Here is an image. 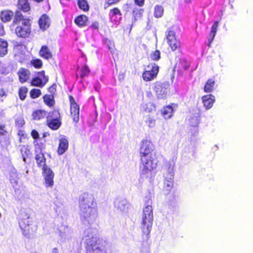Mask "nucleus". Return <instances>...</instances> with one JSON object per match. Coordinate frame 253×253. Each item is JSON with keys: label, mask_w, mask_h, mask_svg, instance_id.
Instances as JSON below:
<instances>
[{"label": "nucleus", "mask_w": 253, "mask_h": 253, "mask_svg": "<svg viewBox=\"0 0 253 253\" xmlns=\"http://www.w3.org/2000/svg\"><path fill=\"white\" fill-rule=\"evenodd\" d=\"M18 174L15 171H11L10 172L9 180L11 183L17 184Z\"/></svg>", "instance_id": "obj_39"}, {"label": "nucleus", "mask_w": 253, "mask_h": 253, "mask_svg": "<svg viewBox=\"0 0 253 253\" xmlns=\"http://www.w3.org/2000/svg\"><path fill=\"white\" fill-rule=\"evenodd\" d=\"M70 106V115L73 121L77 123L79 120L80 107L75 100L74 98L72 95L69 96Z\"/></svg>", "instance_id": "obj_9"}, {"label": "nucleus", "mask_w": 253, "mask_h": 253, "mask_svg": "<svg viewBox=\"0 0 253 253\" xmlns=\"http://www.w3.org/2000/svg\"><path fill=\"white\" fill-rule=\"evenodd\" d=\"M173 178L174 177H172V178L170 177H165L164 188V190L166 191L168 194L173 187Z\"/></svg>", "instance_id": "obj_28"}, {"label": "nucleus", "mask_w": 253, "mask_h": 253, "mask_svg": "<svg viewBox=\"0 0 253 253\" xmlns=\"http://www.w3.org/2000/svg\"><path fill=\"white\" fill-rule=\"evenodd\" d=\"M17 6L20 10L24 12H29L31 10L29 0H18Z\"/></svg>", "instance_id": "obj_22"}, {"label": "nucleus", "mask_w": 253, "mask_h": 253, "mask_svg": "<svg viewBox=\"0 0 253 253\" xmlns=\"http://www.w3.org/2000/svg\"><path fill=\"white\" fill-rule=\"evenodd\" d=\"M12 16V12L8 10L1 11L0 15L1 20L3 22H7L10 21Z\"/></svg>", "instance_id": "obj_30"}, {"label": "nucleus", "mask_w": 253, "mask_h": 253, "mask_svg": "<svg viewBox=\"0 0 253 253\" xmlns=\"http://www.w3.org/2000/svg\"><path fill=\"white\" fill-rule=\"evenodd\" d=\"M31 135L33 138L34 139H38L39 137V134L38 132L35 129L32 130Z\"/></svg>", "instance_id": "obj_51"}, {"label": "nucleus", "mask_w": 253, "mask_h": 253, "mask_svg": "<svg viewBox=\"0 0 253 253\" xmlns=\"http://www.w3.org/2000/svg\"><path fill=\"white\" fill-rule=\"evenodd\" d=\"M28 91V88L26 86H22L19 88L18 95L21 100H24L25 99Z\"/></svg>", "instance_id": "obj_35"}, {"label": "nucleus", "mask_w": 253, "mask_h": 253, "mask_svg": "<svg viewBox=\"0 0 253 253\" xmlns=\"http://www.w3.org/2000/svg\"><path fill=\"white\" fill-rule=\"evenodd\" d=\"M69 141L65 136H63L59 140V144L57 150L59 155L63 154L68 149Z\"/></svg>", "instance_id": "obj_13"}, {"label": "nucleus", "mask_w": 253, "mask_h": 253, "mask_svg": "<svg viewBox=\"0 0 253 253\" xmlns=\"http://www.w3.org/2000/svg\"><path fill=\"white\" fill-rule=\"evenodd\" d=\"M90 72V70L88 67L85 65H84L80 70V77L83 78L84 77L88 76Z\"/></svg>", "instance_id": "obj_40"}, {"label": "nucleus", "mask_w": 253, "mask_h": 253, "mask_svg": "<svg viewBox=\"0 0 253 253\" xmlns=\"http://www.w3.org/2000/svg\"><path fill=\"white\" fill-rule=\"evenodd\" d=\"M19 226L25 236H29L36 231V229L33 230L32 225L30 224L29 220L26 219H21L20 220Z\"/></svg>", "instance_id": "obj_11"}, {"label": "nucleus", "mask_w": 253, "mask_h": 253, "mask_svg": "<svg viewBox=\"0 0 253 253\" xmlns=\"http://www.w3.org/2000/svg\"><path fill=\"white\" fill-rule=\"evenodd\" d=\"M218 24L219 22L217 21H215L214 22L212 26H211V32L210 33L208 37L209 46H210L211 44V43L216 35Z\"/></svg>", "instance_id": "obj_20"}, {"label": "nucleus", "mask_w": 253, "mask_h": 253, "mask_svg": "<svg viewBox=\"0 0 253 253\" xmlns=\"http://www.w3.org/2000/svg\"><path fill=\"white\" fill-rule=\"evenodd\" d=\"M17 74L18 77L19 82L22 83L27 82L30 79L31 72L29 70L25 68H20L18 71Z\"/></svg>", "instance_id": "obj_14"}, {"label": "nucleus", "mask_w": 253, "mask_h": 253, "mask_svg": "<svg viewBox=\"0 0 253 253\" xmlns=\"http://www.w3.org/2000/svg\"><path fill=\"white\" fill-rule=\"evenodd\" d=\"M152 201L150 198L145 201V207L143 209V216L141 228L142 234L139 242L142 246L149 245L148 240L150 238V233L151 230L153 214L152 209Z\"/></svg>", "instance_id": "obj_3"}, {"label": "nucleus", "mask_w": 253, "mask_h": 253, "mask_svg": "<svg viewBox=\"0 0 253 253\" xmlns=\"http://www.w3.org/2000/svg\"><path fill=\"white\" fill-rule=\"evenodd\" d=\"M109 15L111 19H113L117 15L121 16L122 13L119 8L114 7L110 10Z\"/></svg>", "instance_id": "obj_37"}, {"label": "nucleus", "mask_w": 253, "mask_h": 253, "mask_svg": "<svg viewBox=\"0 0 253 253\" xmlns=\"http://www.w3.org/2000/svg\"><path fill=\"white\" fill-rule=\"evenodd\" d=\"M134 3L139 6L142 7L144 5L145 0H133Z\"/></svg>", "instance_id": "obj_50"}, {"label": "nucleus", "mask_w": 253, "mask_h": 253, "mask_svg": "<svg viewBox=\"0 0 253 253\" xmlns=\"http://www.w3.org/2000/svg\"><path fill=\"white\" fill-rule=\"evenodd\" d=\"M41 91L39 89L33 88L30 91V96L33 99L39 97L41 95Z\"/></svg>", "instance_id": "obj_41"}, {"label": "nucleus", "mask_w": 253, "mask_h": 253, "mask_svg": "<svg viewBox=\"0 0 253 253\" xmlns=\"http://www.w3.org/2000/svg\"><path fill=\"white\" fill-rule=\"evenodd\" d=\"M108 49L111 51V52H114L115 46L114 43H110V45H108Z\"/></svg>", "instance_id": "obj_53"}, {"label": "nucleus", "mask_w": 253, "mask_h": 253, "mask_svg": "<svg viewBox=\"0 0 253 253\" xmlns=\"http://www.w3.org/2000/svg\"><path fill=\"white\" fill-rule=\"evenodd\" d=\"M102 239L92 237L87 241L86 253H106Z\"/></svg>", "instance_id": "obj_4"}, {"label": "nucleus", "mask_w": 253, "mask_h": 253, "mask_svg": "<svg viewBox=\"0 0 253 253\" xmlns=\"http://www.w3.org/2000/svg\"><path fill=\"white\" fill-rule=\"evenodd\" d=\"M191 0H185V1H186V2H189L191 1Z\"/></svg>", "instance_id": "obj_57"}, {"label": "nucleus", "mask_w": 253, "mask_h": 253, "mask_svg": "<svg viewBox=\"0 0 253 253\" xmlns=\"http://www.w3.org/2000/svg\"><path fill=\"white\" fill-rule=\"evenodd\" d=\"M143 11V10L139 9L137 10L136 11L133 10V14L135 19H137L138 17H141L142 16V12Z\"/></svg>", "instance_id": "obj_48"}, {"label": "nucleus", "mask_w": 253, "mask_h": 253, "mask_svg": "<svg viewBox=\"0 0 253 253\" xmlns=\"http://www.w3.org/2000/svg\"><path fill=\"white\" fill-rule=\"evenodd\" d=\"M88 17L85 15H80L77 16L74 20L75 23L79 27H84L87 25Z\"/></svg>", "instance_id": "obj_21"}, {"label": "nucleus", "mask_w": 253, "mask_h": 253, "mask_svg": "<svg viewBox=\"0 0 253 253\" xmlns=\"http://www.w3.org/2000/svg\"><path fill=\"white\" fill-rule=\"evenodd\" d=\"M61 116L59 110L54 109L48 112L46 119V125L51 129L55 130L61 126Z\"/></svg>", "instance_id": "obj_5"}, {"label": "nucleus", "mask_w": 253, "mask_h": 253, "mask_svg": "<svg viewBox=\"0 0 253 253\" xmlns=\"http://www.w3.org/2000/svg\"><path fill=\"white\" fill-rule=\"evenodd\" d=\"M145 117V123L149 127H154L156 124V120L155 117L150 114L147 115Z\"/></svg>", "instance_id": "obj_34"}, {"label": "nucleus", "mask_w": 253, "mask_h": 253, "mask_svg": "<svg viewBox=\"0 0 253 253\" xmlns=\"http://www.w3.org/2000/svg\"><path fill=\"white\" fill-rule=\"evenodd\" d=\"M79 204L82 211L81 217L82 222L88 224L93 223L98 216L97 209L92 207L96 205L93 195L84 193L79 197Z\"/></svg>", "instance_id": "obj_2"}, {"label": "nucleus", "mask_w": 253, "mask_h": 253, "mask_svg": "<svg viewBox=\"0 0 253 253\" xmlns=\"http://www.w3.org/2000/svg\"><path fill=\"white\" fill-rule=\"evenodd\" d=\"M18 134V135L22 136V137H24L26 135L24 131L21 130H19Z\"/></svg>", "instance_id": "obj_54"}, {"label": "nucleus", "mask_w": 253, "mask_h": 253, "mask_svg": "<svg viewBox=\"0 0 253 253\" xmlns=\"http://www.w3.org/2000/svg\"><path fill=\"white\" fill-rule=\"evenodd\" d=\"M175 165V163L173 160H170L166 162L164 166L165 170L164 177H170L172 178V177H174Z\"/></svg>", "instance_id": "obj_12"}, {"label": "nucleus", "mask_w": 253, "mask_h": 253, "mask_svg": "<svg viewBox=\"0 0 253 253\" xmlns=\"http://www.w3.org/2000/svg\"><path fill=\"white\" fill-rule=\"evenodd\" d=\"M47 83L46 82V80H42L39 77L37 76L34 77L33 78L31 81V85L34 86H38L40 87H43Z\"/></svg>", "instance_id": "obj_27"}, {"label": "nucleus", "mask_w": 253, "mask_h": 253, "mask_svg": "<svg viewBox=\"0 0 253 253\" xmlns=\"http://www.w3.org/2000/svg\"><path fill=\"white\" fill-rule=\"evenodd\" d=\"M31 64L36 69H41L42 67L43 63L41 59L36 58L31 61Z\"/></svg>", "instance_id": "obj_38"}, {"label": "nucleus", "mask_w": 253, "mask_h": 253, "mask_svg": "<svg viewBox=\"0 0 253 253\" xmlns=\"http://www.w3.org/2000/svg\"><path fill=\"white\" fill-rule=\"evenodd\" d=\"M5 34V32L4 31L3 28L2 27L1 28V32H0V36H3Z\"/></svg>", "instance_id": "obj_55"}, {"label": "nucleus", "mask_w": 253, "mask_h": 253, "mask_svg": "<svg viewBox=\"0 0 253 253\" xmlns=\"http://www.w3.org/2000/svg\"><path fill=\"white\" fill-rule=\"evenodd\" d=\"M161 112L162 115L165 119H169L172 117L173 109L171 105H169L164 107Z\"/></svg>", "instance_id": "obj_23"}, {"label": "nucleus", "mask_w": 253, "mask_h": 253, "mask_svg": "<svg viewBox=\"0 0 253 253\" xmlns=\"http://www.w3.org/2000/svg\"><path fill=\"white\" fill-rule=\"evenodd\" d=\"M166 37L167 43L172 51L180 49V42L176 39L175 32L172 28L168 29Z\"/></svg>", "instance_id": "obj_7"}, {"label": "nucleus", "mask_w": 253, "mask_h": 253, "mask_svg": "<svg viewBox=\"0 0 253 253\" xmlns=\"http://www.w3.org/2000/svg\"><path fill=\"white\" fill-rule=\"evenodd\" d=\"M54 250H57V249L56 248H54Z\"/></svg>", "instance_id": "obj_58"}, {"label": "nucleus", "mask_w": 253, "mask_h": 253, "mask_svg": "<svg viewBox=\"0 0 253 253\" xmlns=\"http://www.w3.org/2000/svg\"><path fill=\"white\" fill-rule=\"evenodd\" d=\"M164 8L160 5H156L154 8V16L158 18L161 17L164 14Z\"/></svg>", "instance_id": "obj_32"}, {"label": "nucleus", "mask_w": 253, "mask_h": 253, "mask_svg": "<svg viewBox=\"0 0 253 253\" xmlns=\"http://www.w3.org/2000/svg\"><path fill=\"white\" fill-rule=\"evenodd\" d=\"M20 121H21V124L22 125H23L25 124V122H24V121L23 119L21 120Z\"/></svg>", "instance_id": "obj_56"}, {"label": "nucleus", "mask_w": 253, "mask_h": 253, "mask_svg": "<svg viewBox=\"0 0 253 253\" xmlns=\"http://www.w3.org/2000/svg\"><path fill=\"white\" fill-rule=\"evenodd\" d=\"M26 19V18H24L23 15L20 11H16L15 13L12 23L13 25H18L19 24L20 21L24 22Z\"/></svg>", "instance_id": "obj_31"}, {"label": "nucleus", "mask_w": 253, "mask_h": 253, "mask_svg": "<svg viewBox=\"0 0 253 253\" xmlns=\"http://www.w3.org/2000/svg\"><path fill=\"white\" fill-rule=\"evenodd\" d=\"M31 24L29 18L26 19L22 25L18 26L15 28V34L18 37L26 38L29 36L31 33Z\"/></svg>", "instance_id": "obj_6"}, {"label": "nucleus", "mask_w": 253, "mask_h": 253, "mask_svg": "<svg viewBox=\"0 0 253 253\" xmlns=\"http://www.w3.org/2000/svg\"><path fill=\"white\" fill-rule=\"evenodd\" d=\"M202 99L204 106L207 110L209 109L212 107L215 101L214 96L211 94L204 95Z\"/></svg>", "instance_id": "obj_17"}, {"label": "nucleus", "mask_w": 253, "mask_h": 253, "mask_svg": "<svg viewBox=\"0 0 253 253\" xmlns=\"http://www.w3.org/2000/svg\"><path fill=\"white\" fill-rule=\"evenodd\" d=\"M200 122L199 117H193L190 119V123L192 126H197Z\"/></svg>", "instance_id": "obj_46"}, {"label": "nucleus", "mask_w": 253, "mask_h": 253, "mask_svg": "<svg viewBox=\"0 0 253 253\" xmlns=\"http://www.w3.org/2000/svg\"><path fill=\"white\" fill-rule=\"evenodd\" d=\"M42 170L45 186L46 187H52L54 184L53 178L54 174L53 171L49 168H44Z\"/></svg>", "instance_id": "obj_10"}, {"label": "nucleus", "mask_w": 253, "mask_h": 253, "mask_svg": "<svg viewBox=\"0 0 253 253\" xmlns=\"http://www.w3.org/2000/svg\"><path fill=\"white\" fill-rule=\"evenodd\" d=\"M37 76L39 77L43 81L44 79L46 80V83L48 82V77L45 75V71L44 70L37 72Z\"/></svg>", "instance_id": "obj_44"}, {"label": "nucleus", "mask_w": 253, "mask_h": 253, "mask_svg": "<svg viewBox=\"0 0 253 253\" xmlns=\"http://www.w3.org/2000/svg\"><path fill=\"white\" fill-rule=\"evenodd\" d=\"M48 113L43 110L38 109L33 112L32 116L34 121H40L46 118Z\"/></svg>", "instance_id": "obj_19"}, {"label": "nucleus", "mask_w": 253, "mask_h": 253, "mask_svg": "<svg viewBox=\"0 0 253 253\" xmlns=\"http://www.w3.org/2000/svg\"><path fill=\"white\" fill-rule=\"evenodd\" d=\"M190 66V63L185 59H182L176 63L174 66V68H177L180 71L187 70Z\"/></svg>", "instance_id": "obj_25"}, {"label": "nucleus", "mask_w": 253, "mask_h": 253, "mask_svg": "<svg viewBox=\"0 0 253 253\" xmlns=\"http://www.w3.org/2000/svg\"><path fill=\"white\" fill-rule=\"evenodd\" d=\"M5 126L4 125L0 124V136L4 135L6 134L7 131L5 129Z\"/></svg>", "instance_id": "obj_49"}, {"label": "nucleus", "mask_w": 253, "mask_h": 253, "mask_svg": "<svg viewBox=\"0 0 253 253\" xmlns=\"http://www.w3.org/2000/svg\"><path fill=\"white\" fill-rule=\"evenodd\" d=\"M120 0H105L104 2V7L106 8L111 5H114L118 3Z\"/></svg>", "instance_id": "obj_45"}, {"label": "nucleus", "mask_w": 253, "mask_h": 253, "mask_svg": "<svg viewBox=\"0 0 253 253\" xmlns=\"http://www.w3.org/2000/svg\"><path fill=\"white\" fill-rule=\"evenodd\" d=\"M147 68L149 69L145 70L142 73L143 80L149 82L156 78L159 71V66L154 63L147 65Z\"/></svg>", "instance_id": "obj_8"}, {"label": "nucleus", "mask_w": 253, "mask_h": 253, "mask_svg": "<svg viewBox=\"0 0 253 253\" xmlns=\"http://www.w3.org/2000/svg\"><path fill=\"white\" fill-rule=\"evenodd\" d=\"M8 44L6 41L0 38V57H3L7 53Z\"/></svg>", "instance_id": "obj_26"}, {"label": "nucleus", "mask_w": 253, "mask_h": 253, "mask_svg": "<svg viewBox=\"0 0 253 253\" xmlns=\"http://www.w3.org/2000/svg\"><path fill=\"white\" fill-rule=\"evenodd\" d=\"M139 153L140 164L142 166V174H146L156 169L158 155L155 146L150 140L144 139L141 141Z\"/></svg>", "instance_id": "obj_1"}, {"label": "nucleus", "mask_w": 253, "mask_h": 253, "mask_svg": "<svg viewBox=\"0 0 253 253\" xmlns=\"http://www.w3.org/2000/svg\"><path fill=\"white\" fill-rule=\"evenodd\" d=\"M39 55L45 59H49L52 58L53 55L49 48L46 45H42L39 52Z\"/></svg>", "instance_id": "obj_18"}, {"label": "nucleus", "mask_w": 253, "mask_h": 253, "mask_svg": "<svg viewBox=\"0 0 253 253\" xmlns=\"http://www.w3.org/2000/svg\"><path fill=\"white\" fill-rule=\"evenodd\" d=\"M91 27L94 30H98L99 23L98 22H94L91 25Z\"/></svg>", "instance_id": "obj_52"}, {"label": "nucleus", "mask_w": 253, "mask_h": 253, "mask_svg": "<svg viewBox=\"0 0 253 253\" xmlns=\"http://www.w3.org/2000/svg\"><path fill=\"white\" fill-rule=\"evenodd\" d=\"M35 159L38 167L41 168L42 170L44 169V168H48L46 164V158L42 152H40L37 153L35 156Z\"/></svg>", "instance_id": "obj_15"}, {"label": "nucleus", "mask_w": 253, "mask_h": 253, "mask_svg": "<svg viewBox=\"0 0 253 253\" xmlns=\"http://www.w3.org/2000/svg\"><path fill=\"white\" fill-rule=\"evenodd\" d=\"M21 153L22 155L23 161H26V158L28 157L30 153V149L28 146L23 145L20 149Z\"/></svg>", "instance_id": "obj_36"}, {"label": "nucleus", "mask_w": 253, "mask_h": 253, "mask_svg": "<svg viewBox=\"0 0 253 253\" xmlns=\"http://www.w3.org/2000/svg\"><path fill=\"white\" fill-rule=\"evenodd\" d=\"M38 23L41 29L44 31L50 26V19L49 16L46 14H42L39 19Z\"/></svg>", "instance_id": "obj_16"}, {"label": "nucleus", "mask_w": 253, "mask_h": 253, "mask_svg": "<svg viewBox=\"0 0 253 253\" xmlns=\"http://www.w3.org/2000/svg\"><path fill=\"white\" fill-rule=\"evenodd\" d=\"M215 80L214 79H209L206 82L204 87V90L206 93H211L214 90L215 85Z\"/></svg>", "instance_id": "obj_24"}, {"label": "nucleus", "mask_w": 253, "mask_h": 253, "mask_svg": "<svg viewBox=\"0 0 253 253\" xmlns=\"http://www.w3.org/2000/svg\"><path fill=\"white\" fill-rule=\"evenodd\" d=\"M151 59L153 61H158L160 59L161 53L159 50H156L150 54Z\"/></svg>", "instance_id": "obj_42"}, {"label": "nucleus", "mask_w": 253, "mask_h": 253, "mask_svg": "<svg viewBox=\"0 0 253 253\" xmlns=\"http://www.w3.org/2000/svg\"><path fill=\"white\" fill-rule=\"evenodd\" d=\"M7 90L5 88H0V102H3L7 96Z\"/></svg>", "instance_id": "obj_43"}, {"label": "nucleus", "mask_w": 253, "mask_h": 253, "mask_svg": "<svg viewBox=\"0 0 253 253\" xmlns=\"http://www.w3.org/2000/svg\"><path fill=\"white\" fill-rule=\"evenodd\" d=\"M48 91L50 93L49 95H53L54 96L56 91V84H53L50 87H49L48 88Z\"/></svg>", "instance_id": "obj_47"}, {"label": "nucleus", "mask_w": 253, "mask_h": 253, "mask_svg": "<svg viewBox=\"0 0 253 253\" xmlns=\"http://www.w3.org/2000/svg\"><path fill=\"white\" fill-rule=\"evenodd\" d=\"M77 3L79 7L84 11L89 10V6L86 0H78Z\"/></svg>", "instance_id": "obj_33"}, {"label": "nucleus", "mask_w": 253, "mask_h": 253, "mask_svg": "<svg viewBox=\"0 0 253 253\" xmlns=\"http://www.w3.org/2000/svg\"><path fill=\"white\" fill-rule=\"evenodd\" d=\"M54 96L53 95L45 94L43 96V102L49 107H52L55 104Z\"/></svg>", "instance_id": "obj_29"}]
</instances>
